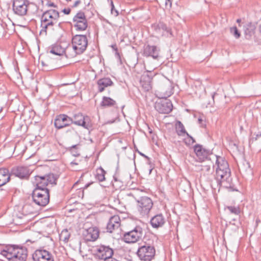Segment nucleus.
Segmentation results:
<instances>
[{
  "mask_svg": "<svg viewBox=\"0 0 261 261\" xmlns=\"http://www.w3.org/2000/svg\"><path fill=\"white\" fill-rule=\"evenodd\" d=\"M216 158V174L215 179L216 180L218 186L231 191H236L234 189V184L231 177V171L227 162L223 158L215 155Z\"/></svg>",
  "mask_w": 261,
  "mask_h": 261,
  "instance_id": "nucleus-1",
  "label": "nucleus"
},
{
  "mask_svg": "<svg viewBox=\"0 0 261 261\" xmlns=\"http://www.w3.org/2000/svg\"><path fill=\"white\" fill-rule=\"evenodd\" d=\"M59 12L55 9L44 11L41 17L40 34L46 35L48 32H53L57 24H60V22H59Z\"/></svg>",
  "mask_w": 261,
  "mask_h": 261,
  "instance_id": "nucleus-2",
  "label": "nucleus"
},
{
  "mask_svg": "<svg viewBox=\"0 0 261 261\" xmlns=\"http://www.w3.org/2000/svg\"><path fill=\"white\" fill-rule=\"evenodd\" d=\"M126 201H130L135 199L137 202V209L139 214L143 217H148L153 207L152 200L148 196H142L137 198L132 192L127 193L124 197Z\"/></svg>",
  "mask_w": 261,
  "mask_h": 261,
  "instance_id": "nucleus-3",
  "label": "nucleus"
},
{
  "mask_svg": "<svg viewBox=\"0 0 261 261\" xmlns=\"http://www.w3.org/2000/svg\"><path fill=\"white\" fill-rule=\"evenodd\" d=\"M1 254L9 261H25L28 250L25 247L9 245L1 251Z\"/></svg>",
  "mask_w": 261,
  "mask_h": 261,
  "instance_id": "nucleus-4",
  "label": "nucleus"
},
{
  "mask_svg": "<svg viewBox=\"0 0 261 261\" xmlns=\"http://www.w3.org/2000/svg\"><path fill=\"white\" fill-rule=\"evenodd\" d=\"M155 79L158 82L156 96L160 99H167L173 94V87L172 83L161 75H158Z\"/></svg>",
  "mask_w": 261,
  "mask_h": 261,
  "instance_id": "nucleus-5",
  "label": "nucleus"
},
{
  "mask_svg": "<svg viewBox=\"0 0 261 261\" xmlns=\"http://www.w3.org/2000/svg\"><path fill=\"white\" fill-rule=\"evenodd\" d=\"M31 195L33 202L39 206H45L49 202V190L48 189L35 187Z\"/></svg>",
  "mask_w": 261,
  "mask_h": 261,
  "instance_id": "nucleus-6",
  "label": "nucleus"
},
{
  "mask_svg": "<svg viewBox=\"0 0 261 261\" xmlns=\"http://www.w3.org/2000/svg\"><path fill=\"white\" fill-rule=\"evenodd\" d=\"M72 49L74 53L71 55L75 57L77 55L83 54L88 45V39L86 35H75L72 38Z\"/></svg>",
  "mask_w": 261,
  "mask_h": 261,
  "instance_id": "nucleus-7",
  "label": "nucleus"
},
{
  "mask_svg": "<svg viewBox=\"0 0 261 261\" xmlns=\"http://www.w3.org/2000/svg\"><path fill=\"white\" fill-rule=\"evenodd\" d=\"M58 177L52 173H49L45 175L39 174L35 176V182L36 188L47 189V186L49 184L56 185Z\"/></svg>",
  "mask_w": 261,
  "mask_h": 261,
  "instance_id": "nucleus-8",
  "label": "nucleus"
},
{
  "mask_svg": "<svg viewBox=\"0 0 261 261\" xmlns=\"http://www.w3.org/2000/svg\"><path fill=\"white\" fill-rule=\"evenodd\" d=\"M143 236V228L140 226L137 225L131 230L124 232L122 239L128 244L135 243L141 240Z\"/></svg>",
  "mask_w": 261,
  "mask_h": 261,
  "instance_id": "nucleus-9",
  "label": "nucleus"
},
{
  "mask_svg": "<svg viewBox=\"0 0 261 261\" xmlns=\"http://www.w3.org/2000/svg\"><path fill=\"white\" fill-rule=\"evenodd\" d=\"M13 13L20 17L28 15L29 6L31 4L29 0H11Z\"/></svg>",
  "mask_w": 261,
  "mask_h": 261,
  "instance_id": "nucleus-10",
  "label": "nucleus"
},
{
  "mask_svg": "<svg viewBox=\"0 0 261 261\" xmlns=\"http://www.w3.org/2000/svg\"><path fill=\"white\" fill-rule=\"evenodd\" d=\"M70 50H71L70 46L65 47L62 46L60 43H56L47 48V53L60 57L65 55L66 58H71L74 57V55L69 53Z\"/></svg>",
  "mask_w": 261,
  "mask_h": 261,
  "instance_id": "nucleus-11",
  "label": "nucleus"
},
{
  "mask_svg": "<svg viewBox=\"0 0 261 261\" xmlns=\"http://www.w3.org/2000/svg\"><path fill=\"white\" fill-rule=\"evenodd\" d=\"M94 257L96 259L106 260L114 254V250L109 246L105 245H97L94 250Z\"/></svg>",
  "mask_w": 261,
  "mask_h": 261,
  "instance_id": "nucleus-12",
  "label": "nucleus"
},
{
  "mask_svg": "<svg viewBox=\"0 0 261 261\" xmlns=\"http://www.w3.org/2000/svg\"><path fill=\"white\" fill-rule=\"evenodd\" d=\"M137 253L141 260L150 261L155 255V250L153 246L144 245L138 248Z\"/></svg>",
  "mask_w": 261,
  "mask_h": 261,
  "instance_id": "nucleus-13",
  "label": "nucleus"
},
{
  "mask_svg": "<svg viewBox=\"0 0 261 261\" xmlns=\"http://www.w3.org/2000/svg\"><path fill=\"white\" fill-rule=\"evenodd\" d=\"M158 75L149 71H146L142 74L140 80V83L144 91L147 92L152 89V80L154 78V80L156 81L155 78Z\"/></svg>",
  "mask_w": 261,
  "mask_h": 261,
  "instance_id": "nucleus-14",
  "label": "nucleus"
},
{
  "mask_svg": "<svg viewBox=\"0 0 261 261\" xmlns=\"http://www.w3.org/2000/svg\"><path fill=\"white\" fill-rule=\"evenodd\" d=\"M72 22L73 27L77 31H85L88 27V21L85 14L81 11L78 12L73 17Z\"/></svg>",
  "mask_w": 261,
  "mask_h": 261,
  "instance_id": "nucleus-15",
  "label": "nucleus"
},
{
  "mask_svg": "<svg viewBox=\"0 0 261 261\" xmlns=\"http://www.w3.org/2000/svg\"><path fill=\"white\" fill-rule=\"evenodd\" d=\"M71 119L72 124L82 126L87 129H90L92 127L90 117L83 115L81 113L74 114Z\"/></svg>",
  "mask_w": 261,
  "mask_h": 261,
  "instance_id": "nucleus-16",
  "label": "nucleus"
},
{
  "mask_svg": "<svg viewBox=\"0 0 261 261\" xmlns=\"http://www.w3.org/2000/svg\"><path fill=\"white\" fill-rule=\"evenodd\" d=\"M152 28L156 33L161 34L163 36L169 38L173 36L171 28L163 21H159L152 24Z\"/></svg>",
  "mask_w": 261,
  "mask_h": 261,
  "instance_id": "nucleus-17",
  "label": "nucleus"
},
{
  "mask_svg": "<svg viewBox=\"0 0 261 261\" xmlns=\"http://www.w3.org/2000/svg\"><path fill=\"white\" fill-rule=\"evenodd\" d=\"M71 124H72L71 117L64 114L57 115L54 120V126L58 129L69 126Z\"/></svg>",
  "mask_w": 261,
  "mask_h": 261,
  "instance_id": "nucleus-18",
  "label": "nucleus"
},
{
  "mask_svg": "<svg viewBox=\"0 0 261 261\" xmlns=\"http://www.w3.org/2000/svg\"><path fill=\"white\" fill-rule=\"evenodd\" d=\"M32 173L30 169L25 166L14 167L11 169V175H14L22 179H28Z\"/></svg>",
  "mask_w": 261,
  "mask_h": 261,
  "instance_id": "nucleus-19",
  "label": "nucleus"
},
{
  "mask_svg": "<svg viewBox=\"0 0 261 261\" xmlns=\"http://www.w3.org/2000/svg\"><path fill=\"white\" fill-rule=\"evenodd\" d=\"M160 49L155 45H145L143 47L142 56L145 57H151L158 60L160 57Z\"/></svg>",
  "mask_w": 261,
  "mask_h": 261,
  "instance_id": "nucleus-20",
  "label": "nucleus"
},
{
  "mask_svg": "<svg viewBox=\"0 0 261 261\" xmlns=\"http://www.w3.org/2000/svg\"><path fill=\"white\" fill-rule=\"evenodd\" d=\"M34 261H54V257L49 251L46 250H37L32 255Z\"/></svg>",
  "mask_w": 261,
  "mask_h": 261,
  "instance_id": "nucleus-21",
  "label": "nucleus"
},
{
  "mask_svg": "<svg viewBox=\"0 0 261 261\" xmlns=\"http://www.w3.org/2000/svg\"><path fill=\"white\" fill-rule=\"evenodd\" d=\"M173 106L171 101L167 99L164 100L157 102L155 105V110L160 113L162 114H168L172 110Z\"/></svg>",
  "mask_w": 261,
  "mask_h": 261,
  "instance_id": "nucleus-22",
  "label": "nucleus"
},
{
  "mask_svg": "<svg viewBox=\"0 0 261 261\" xmlns=\"http://www.w3.org/2000/svg\"><path fill=\"white\" fill-rule=\"evenodd\" d=\"M84 240L87 242L95 241L99 236V230L96 227H89L83 232Z\"/></svg>",
  "mask_w": 261,
  "mask_h": 261,
  "instance_id": "nucleus-23",
  "label": "nucleus"
},
{
  "mask_svg": "<svg viewBox=\"0 0 261 261\" xmlns=\"http://www.w3.org/2000/svg\"><path fill=\"white\" fill-rule=\"evenodd\" d=\"M194 150L200 162L204 161V160L207 159L210 155L212 154L211 150L203 148L200 144L195 145Z\"/></svg>",
  "mask_w": 261,
  "mask_h": 261,
  "instance_id": "nucleus-24",
  "label": "nucleus"
},
{
  "mask_svg": "<svg viewBox=\"0 0 261 261\" xmlns=\"http://www.w3.org/2000/svg\"><path fill=\"white\" fill-rule=\"evenodd\" d=\"M120 226V219L118 215H114L110 217L107 225V231L112 233L114 230L118 229Z\"/></svg>",
  "mask_w": 261,
  "mask_h": 261,
  "instance_id": "nucleus-25",
  "label": "nucleus"
},
{
  "mask_svg": "<svg viewBox=\"0 0 261 261\" xmlns=\"http://www.w3.org/2000/svg\"><path fill=\"white\" fill-rule=\"evenodd\" d=\"M150 223L154 228L162 227L165 223V218L162 214H156L151 218Z\"/></svg>",
  "mask_w": 261,
  "mask_h": 261,
  "instance_id": "nucleus-26",
  "label": "nucleus"
},
{
  "mask_svg": "<svg viewBox=\"0 0 261 261\" xmlns=\"http://www.w3.org/2000/svg\"><path fill=\"white\" fill-rule=\"evenodd\" d=\"M256 28V24L252 22L247 23L244 25V35L246 39H251L252 37L255 35Z\"/></svg>",
  "mask_w": 261,
  "mask_h": 261,
  "instance_id": "nucleus-27",
  "label": "nucleus"
},
{
  "mask_svg": "<svg viewBox=\"0 0 261 261\" xmlns=\"http://www.w3.org/2000/svg\"><path fill=\"white\" fill-rule=\"evenodd\" d=\"M126 180L117 169L116 173L113 175V186L116 188H120L124 184L126 183Z\"/></svg>",
  "mask_w": 261,
  "mask_h": 261,
  "instance_id": "nucleus-28",
  "label": "nucleus"
},
{
  "mask_svg": "<svg viewBox=\"0 0 261 261\" xmlns=\"http://www.w3.org/2000/svg\"><path fill=\"white\" fill-rule=\"evenodd\" d=\"M97 84L98 86V92H102L105 90L106 88L113 86L114 85V83L110 78L103 77L99 79L97 81Z\"/></svg>",
  "mask_w": 261,
  "mask_h": 261,
  "instance_id": "nucleus-29",
  "label": "nucleus"
},
{
  "mask_svg": "<svg viewBox=\"0 0 261 261\" xmlns=\"http://www.w3.org/2000/svg\"><path fill=\"white\" fill-rule=\"evenodd\" d=\"M11 172L6 168H0V187L6 185L10 180Z\"/></svg>",
  "mask_w": 261,
  "mask_h": 261,
  "instance_id": "nucleus-30",
  "label": "nucleus"
},
{
  "mask_svg": "<svg viewBox=\"0 0 261 261\" xmlns=\"http://www.w3.org/2000/svg\"><path fill=\"white\" fill-rule=\"evenodd\" d=\"M116 102L110 97L103 96L100 106L102 108L115 107Z\"/></svg>",
  "mask_w": 261,
  "mask_h": 261,
  "instance_id": "nucleus-31",
  "label": "nucleus"
},
{
  "mask_svg": "<svg viewBox=\"0 0 261 261\" xmlns=\"http://www.w3.org/2000/svg\"><path fill=\"white\" fill-rule=\"evenodd\" d=\"M106 171L101 167H100L96 170L95 177L98 181L102 182L106 180Z\"/></svg>",
  "mask_w": 261,
  "mask_h": 261,
  "instance_id": "nucleus-32",
  "label": "nucleus"
},
{
  "mask_svg": "<svg viewBox=\"0 0 261 261\" xmlns=\"http://www.w3.org/2000/svg\"><path fill=\"white\" fill-rule=\"evenodd\" d=\"M175 129L176 132L178 136H183L187 135V133H188L186 132L183 124L180 121H177L176 122Z\"/></svg>",
  "mask_w": 261,
  "mask_h": 261,
  "instance_id": "nucleus-33",
  "label": "nucleus"
},
{
  "mask_svg": "<svg viewBox=\"0 0 261 261\" xmlns=\"http://www.w3.org/2000/svg\"><path fill=\"white\" fill-rule=\"evenodd\" d=\"M70 233L67 229H63L59 235V239L60 241L67 243L70 237Z\"/></svg>",
  "mask_w": 261,
  "mask_h": 261,
  "instance_id": "nucleus-34",
  "label": "nucleus"
},
{
  "mask_svg": "<svg viewBox=\"0 0 261 261\" xmlns=\"http://www.w3.org/2000/svg\"><path fill=\"white\" fill-rule=\"evenodd\" d=\"M239 169L241 173L243 172L245 174H247V173L251 172L250 164L246 161H244L242 165L239 166Z\"/></svg>",
  "mask_w": 261,
  "mask_h": 261,
  "instance_id": "nucleus-35",
  "label": "nucleus"
},
{
  "mask_svg": "<svg viewBox=\"0 0 261 261\" xmlns=\"http://www.w3.org/2000/svg\"><path fill=\"white\" fill-rule=\"evenodd\" d=\"M224 210H228L229 213L235 215H238L240 214V208L238 206H226L224 207Z\"/></svg>",
  "mask_w": 261,
  "mask_h": 261,
  "instance_id": "nucleus-36",
  "label": "nucleus"
},
{
  "mask_svg": "<svg viewBox=\"0 0 261 261\" xmlns=\"http://www.w3.org/2000/svg\"><path fill=\"white\" fill-rule=\"evenodd\" d=\"M230 32L236 39L239 38L241 36V34L236 26L230 28Z\"/></svg>",
  "mask_w": 261,
  "mask_h": 261,
  "instance_id": "nucleus-37",
  "label": "nucleus"
},
{
  "mask_svg": "<svg viewBox=\"0 0 261 261\" xmlns=\"http://www.w3.org/2000/svg\"><path fill=\"white\" fill-rule=\"evenodd\" d=\"M111 14L114 15L115 16H117L119 15V12L116 9H115L113 2L112 1H111Z\"/></svg>",
  "mask_w": 261,
  "mask_h": 261,
  "instance_id": "nucleus-38",
  "label": "nucleus"
},
{
  "mask_svg": "<svg viewBox=\"0 0 261 261\" xmlns=\"http://www.w3.org/2000/svg\"><path fill=\"white\" fill-rule=\"evenodd\" d=\"M77 145H74L72 146L70 148V150L71 151V152H72L74 156H78L80 155V154L77 152Z\"/></svg>",
  "mask_w": 261,
  "mask_h": 261,
  "instance_id": "nucleus-39",
  "label": "nucleus"
},
{
  "mask_svg": "<svg viewBox=\"0 0 261 261\" xmlns=\"http://www.w3.org/2000/svg\"><path fill=\"white\" fill-rule=\"evenodd\" d=\"M172 0H166L165 3V9L170 10L172 7Z\"/></svg>",
  "mask_w": 261,
  "mask_h": 261,
  "instance_id": "nucleus-40",
  "label": "nucleus"
},
{
  "mask_svg": "<svg viewBox=\"0 0 261 261\" xmlns=\"http://www.w3.org/2000/svg\"><path fill=\"white\" fill-rule=\"evenodd\" d=\"M46 6H47L48 7H53L54 8H57V6L56 5H55V4L54 3L51 2V1H48V0H47V3L46 4Z\"/></svg>",
  "mask_w": 261,
  "mask_h": 261,
  "instance_id": "nucleus-41",
  "label": "nucleus"
},
{
  "mask_svg": "<svg viewBox=\"0 0 261 261\" xmlns=\"http://www.w3.org/2000/svg\"><path fill=\"white\" fill-rule=\"evenodd\" d=\"M198 123L200 125L201 127H205L206 124L205 123V121L204 119H203L201 117H199L198 119Z\"/></svg>",
  "mask_w": 261,
  "mask_h": 261,
  "instance_id": "nucleus-42",
  "label": "nucleus"
},
{
  "mask_svg": "<svg viewBox=\"0 0 261 261\" xmlns=\"http://www.w3.org/2000/svg\"><path fill=\"white\" fill-rule=\"evenodd\" d=\"M201 170L202 171L209 172H210V170H211V167L209 165L202 166Z\"/></svg>",
  "mask_w": 261,
  "mask_h": 261,
  "instance_id": "nucleus-43",
  "label": "nucleus"
},
{
  "mask_svg": "<svg viewBox=\"0 0 261 261\" xmlns=\"http://www.w3.org/2000/svg\"><path fill=\"white\" fill-rule=\"evenodd\" d=\"M82 3V0H76L75 1L73 4L72 5V8H75V7H77V6H79L80 4H81Z\"/></svg>",
  "mask_w": 261,
  "mask_h": 261,
  "instance_id": "nucleus-44",
  "label": "nucleus"
},
{
  "mask_svg": "<svg viewBox=\"0 0 261 261\" xmlns=\"http://www.w3.org/2000/svg\"><path fill=\"white\" fill-rule=\"evenodd\" d=\"M186 135L189 139V144H193L195 142V140L192 136H191L188 133H187Z\"/></svg>",
  "mask_w": 261,
  "mask_h": 261,
  "instance_id": "nucleus-45",
  "label": "nucleus"
},
{
  "mask_svg": "<svg viewBox=\"0 0 261 261\" xmlns=\"http://www.w3.org/2000/svg\"><path fill=\"white\" fill-rule=\"evenodd\" d=\"M65 14L68 15L70 14L71 12V9L70 8H65L62 11Z\"/></svg>",
  "mask_w": 261,
  "mask_h": 261,
  "instance_id": "nucleus-46",
  "label": "nucleus"
},
{
  "mask_svg": "<svg viewBox=\"0 0 261 261\" xmlns=\"http://www.w3.org/2000/svg\"><path fill=\"white\" fill-rule=\"evenodd\" d=\"M154 167V165H151L150 166H149V174H151V171L153 169Z\"/></svg>",
  "mask_w": 261,
  "mask_h": 261,
  "instance_id": "nucleus-47",
  "label": "nucleus"
},
{
  "mask_svg": "<svg viewBox=\"0 0 261 261\" xmlns=\"http://www.w3.org/2000/svg\"><path fill=\"white\" fill-rule=\"evenodd\" d=\"M111 47L114 51L117 50L118 49V48L116 44L111 45Z\"/></svg>",
  "mask_w": 261,
  "mask_h": 261,
  "instance_id": "nucleus-48",
  "label": "nucleus"
},
{
  "mask_svg": "<svg viewBox=\"0 0 261 261\" xmlns=\"http://www.w3.org/2000/svg\"><path fill=\"white\" fill-rule=\"evenodd\" d=\"M138 152L142 156H143L145 159H148V156L142 153L141 152L138 150Z\"/></svg>",
  "mask_w": 261,
  "mask_h": 261,
  "instance_id": "nucleus-49",
  "label": "nucleus"
},
{
  "mask_svg": "<svg viewBox=\"0 0 261 261\" xmlns=\"http://www.w3.org/2000/svg\"><path fill=\"white\" fill-rule=\"evenodd\" d=\"M147 160V163L150 166L151 165H154L151 163L150 159L148 157V159H146Z\"/></svg>",
  "mask_w": 261,
  "mask_h": 261,
  "instance_id": "nucleus-50",
  "label": "nucleus"
},
{
  "mask_svg": "<svg viewBox=\"0 0 261 261\" xmlns=\"http://www.w3.org/2000/svg\"><path fill=\"white\" fill-rule=\"evenodd\" d=\"M115 55H116V56L118 58L120 59V54L118 52V50L117 49V50H115Z\"/></svg>",
  "mask_w": 261,
  "mask_h": 261,
  "instance_id": "nucleus-51",
  "label": "nucleus"
},
{
  "mask_svg": "<svg viewBox=\"0 0 261 261\" xmlns=\"http://www.w3.org/2000/svg\"><path fill=\"white\" fill-rule=\"evenodd\" d=\"M75 130L73 127H71L67 130V132H75Z\"/></svg>",
  "mask_w": 261,
  "mask_h": 261,
  "instance_id": "nucleus-52",
  "label": "nucleus"
},
{
  "mask_svg": "<svg viewBox=\"0 0 261 261\" xmlns=\"http://www.w3.org/2000/svg\"><path fill=\"white\" fill-rule=\"evenodd\" d=\"M91 183L87 184L84 187H82V188L83 189H87L91 185Z\"/></svg>",
  "mask_w": 261,
  "mask_h": 261,
  "instance_id": "nucleus-53",
  "label": "nucleus"
},
{
  "mask_svg": "<svg viewBox=\"0 0 261 261\" xmlns=\"http://www.w3.org/2000/svg\"><path fill=\"white\" fill-rule=\"evenodd\" d=\"M91 183L87 184L84 187H82V188L83 189H87L91 185Z\"/></svg>",
  "mask_w": 261,
  "mask_h": 261,
  "instance_id": "nucleus-54",
  "label": "nucleus"
},
{
  "mask_svg": "<svg viewBox=\"0 0 261 261\" xmlns=\"http://www.w3.org/2000/svg\"><path fill=\"white\" fill-rule=\"evenodd\" d=\"M4 32V28L2 25L0 24V34Z\"/></svg>",
  "mask_w": 261,
  "mask_h": 261,
  "instance_id": "nucleus-55",
  "label": "nucleus"
},
{
  "mask_svg": "<svg viewBox=\"0 0 261 261\" xmlns=\"http://www.w3.org/2000/svg\"><path fill=\"white\" fill-rule=\"evenodd\" d=\"M260 222V220H259V219L258 218H257L256 219V225H258V224Z\"/></svg>",
  "mask_w": 261,
  "mask_h": 261,
  "instance_id": "nucleus-56",
  "label": "nucleus"
},
{
  "mask_svg": "<svg viewBox=\"0 0 261 261\" xmlns=\"http://www.w3.org/2000/svg\"><path fill=\"white\" fill-rule=\"evenodd\" d=\"M241 19H238L237 20V22H241Z\"/></svg>",
  "mask_w": 261,
  "mask_h": 261,
  "instance_id": "nucleus-57",
  "label": "nucleus"
},
{
  "mask_svg": "<svg viewBox=\"0 0 261 261\" xmlns=\"http://www.w3.org/2000/svg\"><path fill=\"white\" fill-rule=\"evenodd\" d=\"M259 30L260 33H261V24L259 25Z\"/></svg>",
  "mask_w": 261,
  "mask_h": 261,
  "instance_id": "nucleus-58",
  "label": "nucleus"
},
{
  "mask_svg": "<svg viewBox=\"0 0 261 261\" xmlns=\"http://www.w3.org/2000/svg\"><path fill=\"white\" fill-rule=\"evenodd\" d=\"M215 93H213V94L212 95V98L213 99H214V96H215Z\"/></svg>",
  "mask_w": 261,
  "mask_h": 261,
  "instance_id": "nucleus-59",
  "label": "nucleus"
},
{
  "mask_svg": "<svg viewBox=\"0 0 261 261\" xmlns=\"http://www.w3.org/2000/svg\"><path fill=\"white\" fill-rule=\"evenodd\" d=\"M3 111V108L2 107H1L0 108V113Z\"/></svg>",
  "mask_w": 261,
  "mask_h": 261,
  "instance_id": "nucleus-60",
  "label": "nucleus"
},
{
  "mask_svg": "<svg viewBox=\"0 0 261 261\" xmlns=\"http://www.w3.org/2000/svg\"><path fill=\"white\" fill-rule=\"evenodd\" d=\"M71 164L77 165V163H74V162H72Z\"/></svg>",
  "mask_w": 261,
  "mask_h": 261,
  "instance_id": "nucleus-61",
  "label": "nucleus"
},
{
  "mask_svg": "<svg viewBox=\"0 0 261 261\" xmlns=\"http://www.w3.org/2000/svg\"><path fill=\"white\" fill-rule=\"evenodd\" d=\"M77 182H78L77 181L76 182H75V183L74 184V186H76V185L77 184Z\"/></svg>",
  "mask_w": 261,
  "mask_h": 261,
  "instance_id": "nucleus-62",
  "label": "nucleus"
},
{
  "mask_svg": "<svg viewBox=\"0 0 261 261\" xmlns=\"http://www.w3.org/2000/svg\"><path fill=\"white\" fill-rule=\"evenodd\" d=\"M41 3H42V4H43V0H41Z\"/></svg>",
  "mask_w": 261,
  "mask_h": 261,
  "instance_id": "nucleus-63",
  "label": "nucleus"
},
{
  "mask_svg": "<svg viewBox=\"0 0 261 261\" xmlns=\"http://www.w3.org/2000/svg\"><path fill=\"white\" fill-rule=\"evenodd\" d=\"M90 32H88V35L90 36Z\"/></svg>",
  "mask_w": 261,
  "mask_h": 261,
  "instance_id": "nucleus-64",
  "label": "nucleus"
}]
</instances>
